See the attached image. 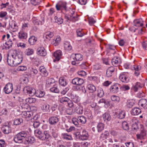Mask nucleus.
Returning a JSON list of instances; mask_svg holds the SVG:
<instances>
[{
    "instance_id": "obj_2",
    "label": "nucleus",
    "mask_w": 147,
    "mask_h": 147,
    "mask_svg": "<svg viewBox=\"0 0 147 147\" xmlns=\"http://www.w3.org/2000/svg\"><path fill=\"white\" fill-rule=\"evenodd\" d=\"M29 134L27 131H23L15 135L13 137V140L15 143L19 144L23 142V140Z\"/></svg>"
},
{
    "instance_id": "obj_1",
    "label": "nucleus",
    "mask_w": 147,
    "mask_h": 147,
    "mask_svg": "<svg viewBox=\"0 0 147 147\" xmlns=\"http://www.w3.org/2000/svg\"><path fill=\"white\" fill-rule=\"evenodd\" d=\"M23 59L22 52L14 50L11 51L10 56L7 55V61L10 66H16L22 63Z\"/></svg>"
},
{
    "instance_id": "obj_34",
    "label": "nucleus",
    "mask_w": 147,
    "mask_h": 147,
    "mask_svg": "<svg viewBox=\"0 0 147 147\" xmlns=\"http://www.w3.org/2000/svg\"><path fill=\"white\" fill-rule=\"evenodd\" d=\"M103 118L105 121H109L111 119V116L108 113H105L103 115Z\"/></svg>"
},
{
    "instance_id": "obj_48",
    "label": "nucleus",
    "mask_w": 147,
    "mask_h": 147,
    "mask_svg": "<svg viewBox=\"0 0 147 147\" xmlns=\"http://www.w3.org/2000/svg\"><path fill=\"white\" fill-rule=\"evenodd\" d=\"M104 128V125L102 123H99L97 125V129L98 132L101 131Z\"/></svg>"
},
{
    "instance_id": "obj_6",
    "label": "nucleus",
    "mask_w": 147,
    "mask_h": 147,
    "mask_svg": "<svg viewBox=\"0 0 147 147\" xmlns=\"http://www.w3.org/2000/svg\"><path fill=\"white\" fill-rule=\"evenodd\" d=\"M119 79L120 80L123 82L127 83L129 80L128 73L123 72L121 73L119 77Z\"/></svg>"
},
{
    "instance_id": "obj_19",
    "label": "nucleus",
    "mask_w": 147,
    "mask_h": 147,
    "mask_svg": "<svg viewBox=\"0 0 147 147\" xmlns=\"http://www.w3.org/2000/svg\"><path fill=\"white\" fill-rule=\"evenodd\" d=\"M24 142L25 144H32L35 142V138L32 136H28L26 137Z\"/></svg>"
},
{
    "instance_id": "obj_16",
    "label": "nucleus",
    "mask_w": 147,
    "mask_h": 147,
    "mask_svg": "<svg viewBox=\"0 0 147 147\" xmlns=\"http://www.w3.org/2000/svg\"><path fill=\"white\" fill-rule=\"evenodd\" d=\"M2 131L5 134H8L11 131V128L9 125H4L1 128Z\"/></svg>"
},
{
    "instance_id": "obj_18",
    "label": "nucleus",
    "mask_w": 147,
    "mask_h": 147,
    "mask_svg": "<svg viewBox=\"0 0 147 147\" xmlns=\"http://www.w3.org/2000/svg\"><path fill=\"white\" fill-rule=\"evenodd\" d=\"M138 104L139 106L144 109H146L147 108V100L142 98L139 100Z\"/></svg>"
},
{
    "instance_id": "obj_20",
    "label": "nucleus",
    "mask_w": 147,
    "mask_h": 147,
    "mask_svg": "<svg viewBox=\"0 0 147 147\" xmlns=\"http://www.w3.org/2000/svg\"><path fill=\"white\" fill-rule=\"evenodd\" d=\"M50 136L47 131H44L42 134L41 136H40V139L42 140H48Z\"/></svg>"
},
{
    "instance_id": "obj_64",
    "label": "nucleus",
    "mask_w": 147,
    "mask_h": 147,
    "mask_svg": "<svg viewBox=\"0 0 147 147\" xmlns=\"http://www.w3.org/2000/svg\"><path fill=\"white\" fill-rule=\"evenodd\" d=\"M134 105V102L132 100H129L127 102V105L128 107L131 108Z\"/></svg>"
},
{
    "instance_id": "obj_15",
    "label": "nucleus",
    "mask_w": 147,
    "mask_h": 147,
    "mask_svg": "<svg viewBox=\"0 0 147 147\" xmlns=\"http://www.w3.org/2000/svg\"><path fill=\"white\" fill-rule=\"evenodd\" d=\"M119 85L118 84H116L111 86L110 88V91L111 92L115 93L119 91Z\"/></svg>"
},
{
    "instance_id": "obj_56",
    "label": "nucleus",
    "mask_w": 147,
    "mask_h": 147,
    "mask_svg": "<svg viewBox=\"0 0 147 147\" xmlns=\"http://www.w3.org/2000/svg\"><path fill=\"white\" fill-rule=\"evenodd\" d=\"M27 69V67L25 66H20L18 67L17 70L19 71H26Z\"/></svg>"
},
{
    "instance_id": "obj_24",
    "label": "nucleus",
    "mask_w": 147,
    "mask_h": 147,
    "mask_svg": "<svg viewBox=\"0 0 147 147\" xmlns=\"http://www.w3.org/2000/svg\"><path fill=\"white\" fill-rule=\"evenodd\" d=\"M133 68L135 71V75L136 76H138L140 74L139 71L141 68V66L140 65H135L134 66Z\"/></svg>"
},
{
    "instance_id": "obj_53",
    "label": "nucleus",
    "mask_w": 147,
    "mask_h": 147,
    "mask_svg": "<svg viewBox=\"0 0 147 147\" xmlns=\"http://www.w3.org/2000/svg\"><path fill=\"white\" fill-rule=\"evenodd\" d=\"M122 127L123 129L125 130L129 129V127L128 123L125 121L123 122L122 123Z\"/></svg>"
},
{
    "instance_id": "obj_22",
    "label": "nucleus",
    "mask_w": 147,
    "mask_h": 147,
    "mask_svg": "<svg viewBox=\"0 0 147 147\" xmlns=\"http://www.w3.org/2000/svg\"><path fill=\"white\" fill-rule=\"evenodd\" d=\"M84 140H86L88 139L89 136L88 133L84 129H83L81 132L80 133Z\"/></svg>"
},
{
    "instance_id": "obj_61",
    "label": "nucleus",
    "mask_w": 147,
    "mask_h": 147,
    "mask_svg": "<svg viewBox=\"0 0 147 147\" xmlns=\"http://www.w3.org/2000/svg\"><path fill=\"white\" fill-rule=\"evenodd\" d=\"M84 114L88 118H91L92 116V113L90 110H88L85 111L84 112Z\"/></svg>"
},
{
    "instance_id": "obj_36",
    "label": "nucleus",
    "mask_w": 147,
    "mask_h": 147,
    "mask_svg": "<svg viewBox=\"0 0 147 147\" xmlns=\"http://www.w3.org/2000/svg\"><path fill=\"white\" fill-rule=\"evenodd\" d=\"M50 90L51 92L55 93H58L59 91L57 84L53 85V87L50 88Z\"/></svg>"
},
{
    "instance_id": "obj_21",
    "label": "nucleus",
    "mask_w": 147,
    "mask_h": 147,
    "mask_svg": "<svg viewBox=\"0 0 147 147\" xmlns=\"http://www.w3.org/2000/svg\"><path fill=\"white\" fill-rule=\"evenodd\" d=\"M65 18L68 20L71 21L73 22H75L78 20V17L77 16H73L72 15L69 16L65 15Z\"/></svg>"
},
{
    "instance_id": "obj_54",
    "label": "nucleus",
    "mask_w": 147,
    "mask_h": 147,
    "mask_svg": "<svg viewBox=\"0 0 147 147\" xmlns=\"http://www.w3.org/2000/svg\"><path fill=\"white\" fill-rule=\"evenodd\" d=\"M31 75L34 76L36 75L38 72L37 69L31 67L30 69Z\"/></svg>"
},
{
    "instance_id": "obj_32",
    "label": "nucleus",
    "mask_w": 147,
    "mask_h": 147,
    "mask_svg": "<svg viewBox=\"0 0 147 147\" xmlns=\"http://www.w3.org/2000/svg\"><path fill=\"white\" fill-rule=\"evenodd\" d=\"M142 85L140 83L137 82L135 85H134L132 87V89L135 92H136L139 88H141Z\"/></svg>"
},
{
    "instance_id": "obj_7",
    "label": "nucleus",
    "mask_w": 147,
    "mask_h": 147,
    "mask_svg": "<svg viewBox=\"0 0 147 147\" xmlns=\"http://www.w3.org/2000/svg\"><path fill=\"white\" fill-rule=\"evenodd\" d=\"M24 92L25 93H27L30 96H32L35 93V90L32 87L29 86H27L25 87L23 89Z\"/></svg>"
},
{
    "instance_id": "obj_17",
    "label": "nucleus",
    "mask_w": 147,
    "mask_h": 147,
    "mask_svg": "<svg viewBox=\"0 0 147 147\" xmlns=\"http://www.w3.org/2000/svg\"><path fill=\"white\" fill-rule=\"evenodd\" d=\"M38 115H35L32 119H31V121L33 123V126L34 128L38 127L40 125V123L39 121H37L38 119Z\"/></svg>"
},
{
    "instance_id": "obj_39",
    "label": "nucleus",
    "mask_w": 147,
    "mask_h": 147,
    "mask_svg": "<svg viewBox=\"0 0 147 147\" xmlns=\"http://www.w3.org/2000/svg\"><path fill=\"white\" fill-rule=\"evenodd\" d=\"M104 92L102 88H98L97 90V96L99 97H102L104 95Z\"/></svg>"
},
{
    "instance_id": "obj_33",
    "label": "nucleus",
    "mask_w": 147,
    "mask_h": 147,
    "mask_svg": "<svg viewBox=\"0 0 147 147\" xmlns=\"http://www.w3.org/2000/svg\"><path fill=\"white\" fill-rule=\"evenodd\" d=\"M59 85L63 87L65 86L67 84L66 80L63 77H61L59 80Z\"/></svg>"
},
{
    "instance_id": "obj_35",
    "label": "nucleus",
    "mask_w": 147,
    "mask_h": 147,
    "mask_svg": "<svg viewBox=\"0 0 147 147\" xmlns=\"http://www.w3.org/2000/svg\"><path fill=\"white\" fill-rule=\"evenodd\" d=\"M54 36V34L53 32L48 31L46 32L44 34V36L46 38L50 40V39Z\"/></svg>"
},
{
    "instance_id": "obj_47",
    "label": "nucleus",
    "mask_w": 147,
    "mask_h": 147,
    "mask_svg": "<svg viewBox=\"0 0 147 147\" xmlns=\"http://www.w3.org/2000/svg\"><path fill=\"white\" fill-rule=\"evenodd\" d=\"M79 122L82 124H85L86 121V118L83 116H81L78 117Z\"/></svg>"
},
{
    "instance_id": "obj_3",
    "label": "nucleus",
    "mask_w": 147,
    "mask_h": 147,
    "mask_svg": "<svg viewBox=\"0 0 147 147\" xmlns=\"http://www.w3.org/2000/svg\"><path fill=\"white\" fill-rule=\"evenodd\" d=\"M67 3L65 2H62L58 3L56 5L57 9L58 10H61V12H66L71 10V9L69 8H68L67 6Z\"/></svg>"
},
{
    "instance_id": "obj_28",
    "label": "nucleus",
    "mask_w": 147,
    "mask_h": 147,
    "mask_svg": "<svg viewBox=\"0 0 147 147\" xmlns=\"http://www.w3.org/2000/svg\"><path fill=\"white\" fill-rule=\"evenodd\" d=\"M83 108L81 106H79L76 107L74 109L75 112L79 115L82 114L83 112Z\"/></svg>"
},
{
    "instance_id": "obj_14",
    "label": "nucleus",
    "mask_w": 147,
    "mask_h": 147,
    "mask_svg": "<svg viewBox=\"0 0 147 147\" xmlns=\"http://www.w3.org/2000/svg\"><path fill=\"white\" fill-rule=\"evenodd\" d=\"M84 81L82 78H76L73 79L72 80V83L74 84L80 85L83 84Z\"/></svg>"
},
{
    "instance_id": "obj_26",
    "label": "nucleus",
    "mask_w": 147,
    "mask_h": 147,
    "mask_svg": "<svg viewBox=\"0 0 147 147\" xmlns=\"http://www.w3.org/2000/svg\"><path fill=\"white\" fill-rule=\"evenodd\" d=\"M143 21L142 18L134 20V26L137 27L142 26L143 25Z\"/></svg>"
},
{
    "instance_id": "obj_44",
    "label": "nucleus",
    "mask_w": 147,
    "mask_h": 147,
    "mask_svg": "<svg viewBox=\"0 0 147 147\" xmlns=\"http://www.w3.org/2000/svg\"><path fill=\"white\" fill-rule=\"evenodd\" d=\"M125 115V113L124 111H120L117 115L118 118L120 119H122L124 118Z\"/></svg>"
},
{
    "instance_id": "obj_29",
    "label": "nucleus",
    "mask_w": 147,
    "mask_h": 147,
    "mask_svg": "<svg viewBox=\"0 0 147 147\" xmlns=\"http://www.w3.org/2000/svg\"><path fill=\"white\" fill-rule=\"evenodd\" d=\"M95 96L96 94L94 93V92H89L88 94V101H94Z\"/></svg>"
},
{
    "instance_id": "obj_27",
    "label": "nucleus",
    "mask_w": 147,
    "mask_h": 147,
    "mask_svg": "<svg viewBox=\"0 0 147 147\" xmlns=\"http://www.w3.org/2000/svg\"><path fill=\"white\" fill-rule=\"evenodd\" d=\"M39 71L40 72L43 74V76L46 77L48 75V72L44 66H40L39 67Z\"/></svg>"
},
{
    "instance_id": "obj_45",
    "label": "nucleus",
    "mask_w": 147,
    "mask_h": 147,
    "mask_svg": "<svg viewBox=\"0 0 147 147\" xmlns=\"http://www.w3.org/2000/svg\"><path fill=\"white\" fill-rule=\"evenodd\" d=\"M22 116H24V117L26 118H29L31 116L30 112L29 111H23L22 112Z\"/></svg>"
},
{
    "instance_id": "obj_41",
    "label": "nucleus",
    "mask_w": 147,
    "mask_h": 147,
    "mask_svg": "<svg viewBox=\"0 0 147 147\" xmlns=\"http://www.w3.org/2000/svg\"><path fill=\"white\" fill-rule=\"evenodd\" d=\"M62 137L66 140H72L71 136L67 133H63L62 134Z\"/></svg>"
},
{
    "instance_id": "obj_11",
    "label": "nucleus",
    "mask_w": 147,
    "mask_h": 147,
    "mask_svg": "<svg viewBox=\"0 0 147 147\" xmlns=\"http://www.w3.org/2000/svg\"><path fill=\"white\" fill-rule=\"evenodd\" d=\"M59 119L56 116L50 117L49 119V123L51 125H55L59 122Z\"/></svg>"
},
{
    "instance_id": "obj_9",
    "label": "nucleus",
    "mask_w": 147,
    "mask_h": 147,
    "mask_svg": "<svg viewBox=\"0 0 147 147\" xmlns=\"http://www.w3.org/2000/svg\"><path fill=\"white\" fill-rule=\"evenodd\" d=\"M13 89V85L12 83H9L6 84L4 88L5 92L8 94L11 92Z\"/></svg>"
},
{
    "instance_id": "obj_40",
    "label": "nucleus",
    "mask_w": 147,
    "mask_h": 147,
    "mask_svg": "<svg viewBox=\"0 0 147 147\" xmlns=\"http://www.w3.org/2000/svg\"><path fill=\"white\" fill-rule=\"evenodd\" d=\"M25 53L26 55L30 56L33 54L34 51L33 49L28 48L26 50Z\"/></svg>"
},
{
    "instance_id": "obj_51",
    "label": "nucleus",
    "mask_w": 147,
    "mask_h": 147,
    "mask_svg": "<svg viewBox=\"0 0 147 147\" xmlns=\"http://www.w3.org/2000/svg\"><path fill=\"white\" fill-rule=\"evenodd\" d=\"M55 22L58 23L59 24H62L63 22V19L61 18H58L57 17L55 16L54 17Z\"/></svg>"
},
{
    "instance_id": "obj_31",
    "label": "nucleus",
    "mask_w": 147,
    "mask_h": 147,
    "mask_svg": "<svg viewBox=\"0 0 147 147\" xmlns=\"http://www.w3.org/2000/svg\"><path fill=\"white\" fill-rule=\"evenodd\" d=\"M83 59V56L80 53H77L75 54V57L73 59L76 61H81Z\"/></svg>"
},
{
    "instance_id": "obj_13",
    "label": "nucleus",
    "mask_w": 147,
    "mask_h": 147,
    "mask_svg": "<svg viewBox=\"0 0 147 147\" xmlns=\"http://www.w3.org/2000/svg\"><path fill=\"white\" fill-rule=\"evenodd\" d=\"M37 53L38 55L42 56H45L47 54L46 50L42 47H39L38 48Z\"/></svg>"
},
{
    "instance_id": "obj_62",
    "label": "nucleus",
    "mask_w": 147,
    "mask_h": 147,
    "mask_svg": "<svg viewBox=\"0 0 147 147\" xmlns=\"http://www.w3.org/2000/svg\"><path fill=\"white\" fill-rule=\"evenodd\" d=\"M88 21L89 24L91 26L93 25L96 22V21L94 19L91 18H88Z\"/></svg>"
},
{
    "instance_id": "obj_50",
    "label": "nucleus",
    "mask_w": 147,
    "mask_h": 147,
    "mask_svg": "<svg viewBox=\"0 0 147 147\" xmlns=\"http://www.w3.org/2000/svg\"><path fill=\"white\" fill-rule=\"evenodd\" d=\"M45 95V92L44 91H38L36 93V96L39 98L43 97Z\"/></svg>"
},
{
    "instance_id": "obj_43",
    "label": "nucleus",
    "mask_w": 147,
    "mask_h": 147,
    "mask_svg": "<svg viewBox=\"0 0 147 147\" xmlns=\"http://www.w3.org/2000/svg\"><path fill=\"white\" fill-rule=\"evenodd\" d=\"M23 122V119L22 118L16 119L14 120L13 124L14 125H19Z\"/></svg>"
},
{
    "instance_id": "obj_37",
    "label": "nucleus",
    "mask_w": 147,
    "mask_h": 147,
    "mask_svg": "<svg viewBox=\"0 0 147 147\" xmlns=\"http://www.w3.org/2000/svg\"><path fill=\"white\" fill-rule=\"evenodd\" d=\"M37 40V38L35 36H32L29 38L28 41L31 45H34Z\"/></svg>"
},
{
    "instance_id": "obj_63",
    "label": "nucleus",
    "mask_w": 147,
    "mask_h": 147,
    "mask_svg": "<svg viewBox=\"0 0 147 147\" xmlns=\"http://www.w3.org/2000/svg\"><path fill=\"white\" fill-rule=\"evenodd\" d=\"M72 123L75 125L77 126L78 125V121H79V119H77L76 118L74 117L72 119Z\"/></svg>"
},
{
    "instance_id": "obj_10",
    "label": "nucleus",
    "mask_w": 147,
    "mask_h": 147,
    "mask_svg": "<svg viewBox=\"0 0 147 147\" xmlns=\"http://www.w3.org/2000/svg\"><path fill=\"white\" fill-rule=\"evenodd\" d=\"M67 95L70 97L71 101L75 103L78 102L80 100V98L78 96L74 94L72 92H68Z\"/></svg>"
},
{
    "instance_id": "obj_8",
    "label": "nucleus",
    "mask_w": 147,
    "mask_h": 147,
    "mask_svg": "<svg viewBox=\"0 0 147 147\" xmlns=\"http://www.w3.org/2000/svg\"><path fill=\"white\" fill-rule=\"evenodd\" d=\"M53 58H55L53 60L54 62L59 61L61 58L62 56L61 51L59 50L56 51L53 53Z\"/></svg>"
},
{
    "instance_id": "obj_60",
    "label": "nucleus",
    "mask_w": 147,
    "mask_h": 147,
    "mask_svg": "<svg viewBox=\"0 0 147 147\" xmlns=\"http://www.w3.org/2000/svg\"><path fill=\"white\" fill-rule=\"evenodd\" d=\"M77 35L80 37H82L84 35V33L81 30H78L76 31Z\"/></svg>"
},
{
    "instance_id": "obj_59",
    "label": "nucleus",
    "mask_w": 147,
    "mask_h": 147,
    "mask_svg": "<svg viewBox=\"0 0 147 147\" xmlns=\"http://www.w3.org/2000/svg\"><path fill=\"white\" fill-rule=\"evenodd\" d=\"M49 105L47 104H44L43 106L42 110L44 111H47L49 110Z\"/></svg>"
},
{
    "instance_id": "obj_52",
    "label": "nucleus",
    "mask_w": 147,
    "mask_h": 147,
    "mask_svg": "<svg viewBox=\"0 0 147 147\" xmlns=\"http://www.w3.org/2000/svg\"><path fill=\"white\" fill-rule=\"evenodd\" d=\"M36 101V100L35 98H28L26 99V102L29 104H31L32 103H34Z\"/></svg>"
},
{
    "instance_id": "obj_23",
    "label": "nucleus",
    "mask_w": 147,
    "mask_h": 147,
    "mask_svg": "<svg viewBox=\"0 0 147 147\" xmlns=\"http://www.w3.org/2000/svg\"><path fill=\"white\" fill-rule=\"evenodd\" d=\"M64 49L67 51H69L71 50L72 47L70 42L68 41H65L64 43Z\"/></svg>"
},
{
    "instance_id": "obj_57",
    "label": "nucleus",
    "mask_w": 147,
    "mask_h": 147,
    "mask_svg": "<svg viewBox=\"0 0 147 147\" xmlns=\"http://www.w3.org/2000/svg\"><path fill=\"white\" fill-rule=\"evenodd\" d=\"M87 80L92 82H95L97 80V77L94 76H88V77Z\"/></svg>"
},
{
    "instance_id": "obj_30",
    "label": "nucleus",
    "mask_w": 147,
    "mask_h": 147,
    "mask_svg": "<svg viewBox=\"0 0 147 147\" xmlns=\"http://www.w3.org/2000/svg\"><path fill=\"white\" fill-rule=\"evenodd\" d=\"M18 37L21 39H25L27 37V34L26 32L21 31L18 33Z\"/></svg>"
},
{
    "instance_id": "obj_5",
    "label": "nucleus",
    "mask_w": 147,
    "mask_h": 147,
    "mask_svg": "<svg viewBox=\"0 0 147 147\" xmlns=\"http://www.w3.org/2000/svg\"><path fill=\"white\" fill-rule=\"evenodd\" d=\"M59 101L61 103H64L67 102L68 104L69 107L70 108H72L74 106V104L72 101L67 97L65 96L59 98Z\"/></svg>"
},
{
    "instance_id": "obj_38",
    "label": "nucleus",
    "mask_w": 147,
    "mask_h": 147,
    "mask_svg": "<svg viewBox=\"0 0 147 147\" xmlns=\"http://www.w3.org/2000/svg\"><path fill=\"white\" fill-rule=\"evenodd\" d=\"M87 88L90 91L89 92H94L96 90L95 87L92 84H90L87 86Z\"/></svg>"
},
{
    "instance_id": "obj_42",
    "label": "nucleus",
    "mask_w": 147,
    "mask_h": 147,
    "mask_svg": "<svg viewBox=\"0 0 147 147\" xmlns=\"http://www.w3.org/2000/svg\"><path fill=\"white\" fill-rule=\"evenodd\" d=\"M75 138L76 140H84L80 133L77 132L75 134Z\"/></svg>"
},
{
    "instance_id": "obj_55",
    "label": "nucleus",
    "mask_w": 147,
    "mask_h": 147,
    "mask_svg": "<svg viewBox=\"0 0 147 147\" xmlns=\"http://www.w3.org/2000/svg\"><path fill=\"white\" fill-rule=\"evenodd\" d=\"M61 39L59 36H57L55 39L53 40V44H55V45H58V44L60 42Z\"/></svg>"
},
{
    "instance_id": "obj_4",
    "label": "nucleus",
    "mask_w": 147,
    "mask_h": 147,
    "mask_svg": "<svg viewBox=\"0 0 147 147\" xmlns=\"http://www.w3.org/2000/svg\"><path fill=\"white\" fill-rule=\"evenodd\" d=\"M141 132L140 134H136L138 139L142 140L144 139L146 136V130L142 125H140Z\"/></svg>"
},
{
    "instance_id": "obj_46",
    "label": "nucleus",
    "mask_w": 147,
    "mask_h": 147,
    "mask_svg": "<svg viewBox=\"0 0 147 147\" xmlns=\"http://www.w3.org/2000/svg\"><path fill=\"white\" fill-rule=\"evenodd\" d=\"M109 135V133L107 131H105L103 133H102L100 135V138L103 140H105L107 138V137Z\"/></svg>"
},
{
    "instance_id": "obj_58",
    "label": "nucleus",
    "mask_w": 147,
    "mask_h": 147,
    "mask_svg": "<svg viewBox=\"0 0 147 147\" xmlns=\"http://www.w3.org/2000/svg\"><path fill=\"white\" fill-rule=\"evenodd\" d=\"M34 133L40 139V136L42 135V133L39 129H36L34 131Z\"/></svg>"
},
{
    "instance_id": "obj_25",
    "label": "nucleus",
    "mask_w": 147,
    "mask_h": 147,
    "mask_svg": "<svg viewBox=\"0 0 147 147\" xmlns=\"http://www.w3.org/2000/svg\"><path fill=\"white\" fill-rule=\"evenodd\" d=\"M141 109L138 107H135L133 108L132 110L131 114L134 115H138L141 113Z\"/></svg>"
},
{
    "instance_id": "obj_12",
    "label": "nucleus",
    "mask_w": 147,
    "mask_h": 147,
    "mask_svg": "<svg viewBox=\"0 0 147 147\" xmlns=\"http://www.w3.org/2000/svg\"><path fill=\"white\" fill-rule=\"evenodd\" d=\"M111 62L113 66H117L120 65L121 61L120 57L116 56L112 59Z\"/></svg>"
},
{
    "instance_id": "obj_49",
    "label": "nucleus",
    "mask_w": 147,
    "mask_h": 147,
    "mask_svg": "<svg viewBox=\"0 0 147 147\" xmlns=\"http://www.w3.org/2000/svg\"><path fill=\"white\" fill-rule=\"evenodd\" d=\"M111 99L113 101L117 103L119 102L120 100V98L119 96L114 95L111 96Z\"/></svg>"
}]
</instances>
